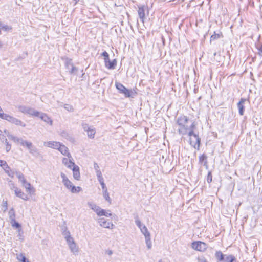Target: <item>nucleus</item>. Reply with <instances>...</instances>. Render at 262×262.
Returning a JSON list of instances; mask_svg holds the SVG:
<instances>
[{"instance_id": "16", "label": "nucleus", "mask_w": 262, "mask_h": 262, "mask_svg": "<svg viewBox=\"0 0 262 262\" xmlns=\"http://www.w3.org/2000/svg\"><path fill=\"white\" fill-rule=\"evenodd\" d=\"M72 169L74 178L76 180H79L80 177L79 167L77 165H74Z\"/></svg>"}, {"instance_id": "46", "label": "nucleus", "mask_w": 262, "mask_h": 262, "mask_svg": "<svg viewBox=\"0 0 262 262\" xmlns=\"http://www.w3.org/2000/svg\"><path fill=\"white\" fill-rule=\"evenodd\" d=\"M66 242H67L68 246L70 245L71 244H72L73 243H75L73 238L71 236L66 238Z\"/></svg>"}, {"instance_id": "41", "label": "nucleus", "mask_w": 262, "mask_h": 262, "mask_svg": "<svg viewBox=\"0 0 262 262\" xmlns=\"http://www.w3.org/2000/svg\"><path fill=\"white\" fill-rule=\"evenodd\" d=\"M81 126L84 132H88L90 128H91V126H89V124L85 122H82L81 123Z\"/></svg>"}, {"instance_id": "59", "label": "nucleus", "mask_w": 262, "mask_h": 262, "mask_svg": "<svg viewBox=\"0 0 262 262\" xmlns=\"http://www.w3.org/2000/svg\"><path fill=\"white\" fill-rule=\"evenodd\" d=\"M10 188L11 189H13L14 190H15V188H17L15 186L14 184L13 183H11L10 184Z\"/></svg>"}, {"instance_id": "49", "label": "nucleus", "mask_w": 262, "mask_h": 262, "mask_svg": "<svg viewBox=\"0 0 262 262\" xmlns=\"http://www.w3.org/2000/svg\"><path fill=\"white\" fill-rule=\"evenodd\" d=\"M96 175L97 176L99 181H100L101 180H103L102 176V173H101V172L100 170H97V171H96Z\"/></svg>"}, {"instance_id": "58", "label": "nucleus", "mask_w": 262, "mask_h": 262, "mask_svg": "<svg viewBox=\"0 0 262 262\" xmlns=\"http://www.w3.org/2000/svg\"><path fill=\"white\" fill-rule=\"evenodd\" d=\"M1 140L2 141V142H5V139H6L5 136L3 135H2L1 134V138H0Z\"/></svg>"}, {"instance_id": "55", "label": "nucleus", "mask_w": 262, "mask_h": 262, "mask_svg": "<svg viewBox=\"0 0 262 262\" xmlns=\"http://www.w3.org/2000/svg\"><path fill=\"white\" fill-rule=\"evenodd\" d=\"M198 262H207L206 259L204 257H200L198 258Z\"/></svg>"}, {"instance_id": "47", "label": "nucleus", "mask_w": 262, "mask_h": 262, "mask_svg": "<svg viewBox=\"0 0 262 262\" xmlns=\"http://www.w3.org/2000/svg\"><path fill=\"white\" fill-rule=\"evenodd\" d=\"M212 180V176L211 171H209L207 177V182L208 183H210Z\"/></svg>"}, {"instance_id": "57", "label": "nucleus", "mask_w": 262, "mask_h": 262, "mask_svg": "<svg viewBox=\"0 0 262 262\" xmlns=\"http://www.w3.org/2000/svg\"><path fill=\"white\" fill-rule=\"evenodd\" d=\"M105 253L109 255H111L113 254V251L111 250H107L105 251Z\"/></svg>"}, {"instance_id": "38", "label": "nucleus", "mask_w": 262, "mask_h": 262, "mask_svg": "<svg viewBox=\"0 0 262 262\" xmlns=\"http://www.w3.org/2000/svg\"><path fill=\"white\" fill-rule=\"evenodd\" d=\"M62 234L64 236L65 239L71 237L70 232L68 230L67 228L66 227L62 228Z\"/></svg>"}, {"instance_id": "3", "label": "nucleus", "mask_w": 262, "mask_h": 262, "mask_svg": "<svg viewBox=\"0 0 262 262\" xmlns=\"http://www.w3.org/2000/svg\"><path fill=\"white\" fill-rule=\"evenodd\" d=\"M5 133L7 134V137L9 139L12 140L16 144H19L22 146L26 147L27 148H30L31 146V142L27 140H24L22 138H19L10 134L8 131L5 130Z\"/></svg>"}, {"instance_id": "9", "label": "nucleus", "mask_w": 262, "mask_h": 262, "mask_svg": "<svg viewBox=\"0 0 262 262\" xmlns=\"http://www.w3.org/2000/svg\"><path fill=\"white\" fill-rule=\"evenodd\" d=\"M98 223L101 226L105 228L113 229L114 226L112 223L106 221L104 218L99 219Z\"/></svg>"}, {"instance_id": "14", "label": "nucleus", "mask_w": 262, "mask_h": 262, "mask_svg": "<svg viewBox=\"0 0 262 262\" xmlns=\"http://www.w3.org/2000/svg\"><path fill=\"white\" fill-rule=\"evenodd\" d=\"M14 193L17 196L24 200H28L29 199L28 195L18 188H15Z\"/></svg>"}, {"instance_id": "33", "label": "nucleus", "mask_w": 262, "mask_h": 262, "mask_svg": "<svg viewBox=\"0 0 262 262\" xmlns=\"http://www.w3.org/2000/svg\"><path fill=\"white\" fill-rule=\"evenodd\" d=\"M10 223L13 227L18 229L19 232L21 230V225L19 223L17 222L15 220L11 221Z\"/></svg>"}, {"instance_id": "20", "label": "nucleus", "mask_w": 262, "mask_h": 262, "mask_svg": "<svg viewBox=\"0 0 262 262\" xmlns=\"http://www.w3.org/2000/svg\"><path fill=\"white\" fill-rule=\"evenodd\" d=\"M69 249L71 252L74 255H77L79 252L78 247L77 246L76 243H73L69 246Z\"/></svg>"}, {"instance_id": "30", "label": "nucleus", "mask_w": 262, "mask_h": 262, "mask_svg": "<svg viewBox=\"0 0 262 262\" xmlns=\"http://www.w3.org/2000/svg\"><path fill=\"white\" fill-rule=\"evenodd\" d=\"M61 136L62 137L69 140L70 141L73 142L74 140L72 136L66 132H62L61 133Z\"/></svg>"}, {"instance_id": "32", "label": "nucleus", "mask_w": 262, "mask_h": 262, "mask_svg": "<svg viewBox=\"0 0 262 262\" xmlns=\"http://www.w3.org/2000/svg\"><path fill=\"white\" fill-rule=\"evenodd\" d=\"M9 217L10 222L15 220V212L13 208H11L9 211Z\"/></svg>"}, {"instance_id": "50", "label": "nucleus", "mask_w": 262, "mask_h": 262, "mask_svg": "<svg viewBox=\"0 0 262 262\" xmlns=\"http://www.w3.org/2000/svg\"><path fill=\"white\" fill-rule=\"evenodd\" d=\"M99 182H100V184H101V185L102 189V190H103V192L104 191H105V190L106 191V190H107V188H106V186H105V184H104V181H103V180H100V181H99Z\"/></svg>"}, {"instance_id": "60", "label": "nucleus", "mask_w": 262, "mask_h": 262, "mask_svg": "<svg viewBox=\"0 0 262 262\" xmlns=\"http://www.w3.org/2000/svg\"><path fill=\"white\" fill-rule=\"evenodd\" d=\"M0 113H4L2 108L0 107Z\"/></svg>"}, {"instance_id": "18", "label": "nucleus", "mask_w": 262, "mask_h": 262, "mask_svg": "<svg viewBox=\"0 0 262 262\" xmlns=\"http://www.w3.org/2000/svg\"><path fill=\"white\" fill-rule=\"evenodd\" d=\"M145 7L144 6H142L139 7L138 10V14L139 17L141 20L142 21V23H144V19L145 18Z\"/></svg>"}, {"instance_id": "7", "label": "nucleus", "mask_w": 262, "mask_h": 262, "mask_svg": "<svg viewBox=\"0 0 262 262\" xmlns=\"http://www.w3.org/2000/svg\"><path fill=\"white\" fill-rule=\"evenodd\" d=\"M193 249L199 251H204L206 249V244L202 242H193L192 244Z\"/></svg>"}, {"instance_id": "64", "label": "nucleus", "mask_w": 262, "mask_h": 262, "mask_svg": "<svg viewBox=\"0 0 262 262\" xmlns=\"http://www.w3.org/2000/svg\"><path fill=\"white\" fill-rule=\"evenodd\" d=\"M1 34V30L0 29V34Z\"/></svg>"}, {"instance_id": "39", "label": "nucleus", "mask_w": 262, "mask_h": 262, "mask_svg": "<svg viewBox=\"0 0 262 262\" xmlns=\"http://www.w3.org/2000/svg\"><path fill=\"white\" fill-rule=\"evenodd\" d=\"M103 196L106 201H107L110 204L111 203V199L110 197L109 193L107 190H105L103 192Z\"/></svg>"}, {"instance_id": "8", "label": "nucleus", "mask_w": 262, "mask_h": 262, "mask_svg": "<svg viewBox=\"0 0 262 262\" xmlns=\"http://www.w3.org/2000/svg\"><path fill=\"white\" fill-rule=\"evenodd\" d=\"M60 176L61 178L62 179V183L64 184V185L68 189L70 190V191H71L72 187L74 186L72 182L68 179V178L67 177V176L64 173L61 172Z\"/></svg>"}, {"instance_id": "45", "label": "nucleus", "mask_w": 262, "mask_h": 262, "mask_svg": "<svg viewBox=\"0 0 262 262\" xmlns=\"http://www.w3.org/2000/svg\"><path fill=\"white\" fill-rule=\"evenodd\" d=\"M66 242H67L68 246L70 245L71 244H72L73 243H75L73 238L71 236L66 238Z\"/></svg>"}, {"instance_id": "26", "label": "nucleus", "mask_w": 262, "mask_h": 262, "mask_svg": "<svg viewBox=\"0 0 262 262\" xmlns=\"http://www.w3.org/2000/svg\"><path fill=\"white\" fill-rule=\"evenodd\" d=\"M88 204L89 206L97 214V212H99V211L100 210L101 208L99 206H98L96 204L92 203V202H88Z\"/></svg>"}, {"instance_id": "25", "label": "nucleus", "mask_w": 262, "mask_h": 262, "mask_svg": "<svg viewBox=\"0 0 262 262\" xmlns=\"http://www.w3.org/2000/svg\"><path fill=\"white\" fill-rule=\"evenodd\" d=\"M86 133L87 136L89 138L93 139L94 138L95 135L96 134L95 128L93 126H91V128L88 130V132H86Z\"/></svg>"}, {"instance_id": "6", "label": "nucleus", "mask_w": 262, "mask_h": 262, "mask_svg": "<svg viewBox=\"0 0 262 262\" xmlns=\"http://www.w3.org/2000/svg\"><path fill=\"white\" fill-rule=\"evenodd\" d=\"M115 86L117 89L119 91V92L124 95L126 97H130V91L126 88L121 83L116 82Z\"/></svg>"}, {"instance_id": "28", "label": "nucleus", "mask_w": 262, "mask_h": 262, "mask_svg": "<svg viewBox=\"0 0 262 262\" xmlns=\"http://www.w3.org/2000/svg\"><path fill=\"white\" fill-rule=\"evenodd\" d=\"M236 258L232 255H225L223 262H235Z\"/></svg>"}, {"instance_id": "34", "label": "nucleus", "mask_w": 262, "mask_h": 262, "mask_svg": "<svg viewBox=\"0 0 262 262\" xmlns=\"http://www.w3.org/2000/svg\"><path fill=\"white\" fill-rule=\"evenodd\" d=\"M28 149L29 151V152L33 155L39 154L38 150H37V149L36 148H35V147H34L33 146L32 143H31V146L30 147V148H28Z\"/></svg>"}, {"instance_id": "61", "label": "nucleus", "mask_w": 262, "mask_h": 262, "mask_svg": "<svg viewBox=\"0 0 262 262\" xmlns=\"http://www.w3.org/2000/svg\"><path fill=\"white\" fill-rule=\"evenodd\" d=\"M3 46V44L2 43V42L0 41V48L2 47Z\"/></svg>"}, {"instance_id": "51", "label": "nucleus", "mask_w": 262, "mask_h": 262, "mask_svg": "<svg viewBox=\"0 0 262 262\" xmlns=\"http://www.w3.org/2000/svg\"><path fill=\"white\" fill-rule=\"evenodd\" d=\"M0 166L2 167L3 169L4 168L5 166L6 168H7V163L5 161L0 160Z\"/></svg>"}, {"instance_id": "63", "label": "nucleus", "mask_w": 262, "mask_h": 262, "mask_svg": "<svg viewBox=\"0 0 262 262\" xmlns=\"http://www.w3.org/2000/svg\"><path fill=\"white\" fill-rule=\"evenodd\" d=\"M158 262H162L161 260H160Z\"/></svg>"}, {"instance_id": "23", "label": "nucleus", "mask_w": 262, "mask_h": 262, "mask_svg": "<svg viewBox=\"0 0 262 262\" xmlns=\"http://www.w3.org/2000/svg\"><path fill=\"white\" fill-rule=\"evenodd\" d=\"M11 123L14 124L17 126H20L22 127H25L26 126V124L23 122L21 120L18 119L15 117H13Z\"/></svg>"}, {"instance_id": "12", "label": "nucleus", "mask_w": 262, "mask_h": 262, "mask_svg": "<svg viewBox=\"0 0 262 262\" xmlns=\"http://www.w3.org/2000/svg\"><path fill=\"white\" fill-rule=\"evenodd\" d=\"M38 117L46 123L49 124L50 125H52L53 121L52 119L46 114L40 112V115Z\"/></svg>"}, {"instance_id": "2", "label": "nucleus", "mask_w": 262, "mask_h": 262, "mask_svg": "<svg viewBox=\"0 0 262 262\" xmlns=\"http://www.w3.org/2000/svg\"><path fill=\"white\" fill-rule=\"evenodd\" d=\"M189 121V119L185 116H182L178 118L177 123L180 127L178 129L180 134L184 135L187 134L189 128L188 125Z\"/></svg>"}, {"instance_id": "1", "label": "nucleus", "mask_w": 262, "mask_h": 262, "mask_svg": "<svg viewBox=\"0 0 262 262\" xmlns=\"http://www.w3.org/2000/svg\"><path fill=\"white\" fill-rule=\"evenodd\" d=\"M191 123L189 126V128L188 129L189 132H187L188 135L189 137L193 136L195 139V143H193V140L191 138H190L189 142L190 144L193 146L195 148H197L198 150L199 149L201 139L199 137V135L195 134L194 133V129L195 127V124L194 122L191 121Z\"/></svg>"}, {"instance_id": "56", "label": "nucleus", "mask_w": 262, "mask_h": 262, "mask_svg": "<svg viewBox=\"0 0 262 262\" xmlns=\"http://www.w3.org/2000/svg\"><path fill=\"white\" fill-rule=\"evenodd\" d=\"M94 168L96 170V172L97 171V170H100L99 169V166L96 163H94Z\"/></svg>"}, {"instance_id": "40", "label": "nucleus", "mask_w": 262, "mask_h": 262, "mask_svg": "<svg viewBox=\"0 0 262 262\" xmlns=\"http://www.w3.org/2000/svg\"><path fill=\"white\" fill-rule=\"evenodd\" d=\"M146 244L148 249H151L152 244L150 239V236L145 237Z\"/></svg>"}, {"instance_id": "11", "label": "nucleus", "mask_w": 262, "mask_h": 262, "mask_svg": "<svg viewBox=\"0 0 262 262\" xmlns=\"http://www.w3.org/2000/svg\"><path fill=\"white\" fill-rule=\"evenodd\" d=\"M73 158H63L62 160V163L66 166L68 168L72 169L74 165H76L74 162L72 161Z\"/></svg>"}, {"instance_id": "21", "label": "nucleus", "mask_w": 262, "mask_h": 262, "mask_svg": "<svg viewBox=\"0 0 262 262\" xmlns=\"http://www.w3.org/2000/svg\"><path fill=\"white\" fill-rule=\"evenodd\" d=\"M117 65V60L116 59H113L112 61L109 60L108 62L105 64L106 68L108 69H115Z\"/></svg>"}, {"instance_id": "35", "label": "nucleus", "mask_w": 262, "mask_h": 262, "mask_svg": "<svg viewBox=\"0 0 262 262\" xmlns=\"http://www.w3.org/2000/svg\"><path fill=\"white\" fill-rule=\"evenodd\" d=\"M15 173L17 176V177L19 179V181L21 183V184L23 182H25V181L26 180V179L24 177V174L21 173L20 172H15Z\"/></svg>"}, {"instance_id": "19", "label": "nucleus", "mask_w": 262, "mask_h": 262, "mask_svg": "<svg viewBox=\"0 0 262 262\" xmlns=\"http://www.w3.org/2000/svg\"><path fill=\"white\" fill-rule=\"evenodd\" d=\"M22 185L26 188L27 191L30 194L34 192V189L33 187H32L31 184L27 182L26 180L25 181V182L22 183Z\"/></svg>"}, {"instance_id": "43", "label": "nucleus", "mask_w": 262, "mask_h": 262, "mask_svg": "<svg viewBox=\"0 0 262 262\" xmlns=\"http://www.w3.org/2000/svg\"><path fill=\"white\" fill-rule=\"evenodd\" d=\"M5 143L6 144V151L7 152H8L11 150V145L8 142L7 139H5Z\"/></svg>"}, {"instance_id": "27", "label": "nucleus", "mask_w": 262, "mask_h": 262, "mask_svg": "<svg viewBox=\"0 0 262 262\" xmlns=\"http://www.w3.org/2000/svg\"><path fill=\"white\" fill-rule=\"evenodd\" d=\"M3 169L5 170V172L10 177L13 178L15 174V172L14 171H12L10 167L7 164V167L6 168L5 166L3 168Z\"/></svg>"}, {"instance_id": "52", "label": "nucleus", "mask_w": 262, "mask_h": 262, "mask_svg": "<svg viewBox=\"0 0 262 262\" xmlns=\"http://www.w3.org/2000/svg\"><path fill=\"white\" fill-rule=\"evenodd\" d=\"M64 108L68 110V111L72 112L73 111V107L69 104H65L64 106Z\"/></svg>"}, {"instance_id": "4", "label": "nucleus", "mask_w": 262, "mask_h": 262, "mask_svg": "<svg viewBox=\"0 0 262 262\" xmlns=\"http://www.w3.org/2000/svg\"><path fill=\"white\" fill-rule=\"evenodd\" d=\"M19 112L32 116H38L40 112L34 108L25 105H19L17 107Z\"/></svg>"}, {"instance_id": "31", "label": "nucleus", "mask_w": 262, "mask_h": 262, "mask_svg": "<svg viewBox=\"0 0 262 262\" xmlns=\"http://www.w3.org/2000/svg\"><path fill=\"white\" fill-rule=\"evenodd\" d=\"M97 215L100 216H105L108 217L111 216L112 214L111 213H108L105 210L101 208L99 211V212H97Z\"/></svg>"}, {"instance_id": "42", "label": "nucleus", "mask_w": 262, "mask_h": 262, "mask_svg": "<svg viewBox=\"0 0 262 262\" xmlns=\"http://www.w3.org/2000/svg\"><path fill=\"white\" fill-rule=\"evenodd\" d=\"M81 190H82V189L80 187H79V186L75 187V186H74L73 187H72V189L71 190V192L72 193H78L80 191H81Z\"/></svg>"}, {"instance_id": "5", "label": "nucleus", "mask_w": 262, "mask_h": 262, "mask_svg": "<svg viewBox=\"0 0 262 262\" xmlns=\"http://www.w3.org/2000/svg\"><path fill=\"white\" fill-rule=\"evenodd\" d=\"M62 59L64 60L66 68L68 70L69 73L70 74H76L78 69L74 66L72 59L68 57H65Z\"/></svg>"}, {"instance_id": "37", "label": "nucleus", "mask_w": 262, "mask_h": 262, "mask_svg": "<svg viewBox=\"0 0 262 262\" xmlns=\"http://www.w3.org/2000/svg\"><path fill=\"white\" fill-rule=\"evenodd\" d=\"M101 56L104 57V63H105V64H106V63L108 62V61L110 60L109 54H108V53L106 51H104L101 54Z\"/></svg>"}, {"instance_id": "17", "label": "nucleus", "mask_w": 262, "mask_h": 262, "mask_svg": "<svg viewBox=\"0 0 262 262\" xmlns=\"http://www.w3.org/2000/svg\"><path fill=\"white\" fill-rule=\"evenodd\" d=\"M199 162L201 164H203L206 168H208V162L207 156L203 154L199 157Z\"/></svg>"}, {"instance_id": "53", "label": "nucleus", "mask_w": 262, "mask_h": 262, "mask_svg": "<svg viewBox=\"0 0 262 262\" xmlns=\"http://www.w3.org/2000/svg\"><path fill=\"white\" fill-rule=\"evenodd\" d=\"M2 29L4 30V31H7L9 30H11L12 28L11 27H9L8 25H3L2 26Z\"/></svg>"}, {"instance_id": "36", "label": "nucleus", "mask_w": 262, "mask_h": 262, "mask_svg": "<svg viewBox=\"0 0 262 262\" xmlns=\"http://www.w3.org/2000/svg\"><path fill=\"white\" fill-rule=\"evenodd\" d=\"M256 49L258 50L257 54L260 56H262V42H259L255 45Z\"/></svg>"}, {"instance_id": "10", "label": "nucleus", "mask_w": 262, "mask_h": 262, "mask_svg": "<svg viewBox=\"0 0 262 262\" xmlns=\"http://www.w3.org/2000/svg\"><path fill=\"white\" fill-rule=\"evenodd\" d=\"M63 155L66 156L69 158H72L71 154L69 152L68 148L64 145L60 143L57 149Z\"/></svg>"}, {"instance_id": "48", "label": "nucleus", "mask_w": 262, "mask_h": 262, "mask_svg": "<svg viewBox=\"0 0 262 262\" xmlns=\"http://www.w3.org/2000/svg\"><path fill=\"white\" fill-rule=\"evenodd\" d=\"M220 37V35L219 34L215 33V32L214 33L213 35H212L210 37L211 40H215Z\"/></svg>"}, {"instance_id": "44", "label": "nucleus", "mask_w": 262, "mask_h": 262, "mask_svg": "<svg viewBox=\"0 0 262 262\" xmlns=\"http://www.w3.org/2000/svg\"><path fill=\"white\" fill-rule=\"evenodd\" d=\"M135 223H136V225L140 229L142 227V226H143L141 221H140V220L139 219L138 217L137 216L136 217H135Z\"/></svg>"}, {"instance_id": "62", "label": "nucleus", "mask_w": 262, "mask_h": 262, "mask_svg": "<svg viewBox=\"0 0 262 262\" xmlns=\"http://www.w3.org/2000/svg\"><path fill=\"white\" fill-rule=\"evenodd\" d=\"M3 26L2 23L0 21V27L2 28V26Z\"/></svg>"}, {"instance_id": "22", "label": "nucleus", "mask_w": 262, "mask_h": 262, "mask_svg": "<svg viewBox=\"0 0 262 262\" xmlns=\"http://www.w3.org/2000/svg\"><path fill=\"white\" fill-rule=\"evenodd\" d=\"M215 256L218 261L223 262L225 257V254H223L221 251H219L216 252Z\"/></svg>"}, {"instance_id": "24", "label": "nucleus", "mask_w": 262, "mask_h": 262, "mask_svg": "<svg viewBox=\"0 0 262 262\" xmlns=\"http://www.w3.org/2000/svg\"><path fill=\"white\" fill-rule=\"evenodd\" d=\"M13 117V116H11L9 114L0 113V118L6 120L10 123H11Z\"/></svg>"}, {"instance_id": "29", "label": "nucleus", "mask_w": 262, "mask_h": 262, "mask_svg": "<svg viewBox=\"0 0 262 262\" xmlns=\"http://www.w3.org/2000/svg\"><path fill=\"white\" fill-rule=\"evenodd\" d=\"M140 229L142 233L144 234L145 237L150 236V234L149 232L147 227L145 225H143L142 227Z\"/></svg>"}, {"instance_id": "54", "label": "nucleus", "mask_w": 262, "mask_h": 262, "mask_svg": "<svg viewBox=\"0 0 262 262\" xmlns=\"http://www.w3.org/2000/svg\"><path fill=\"white\" fill-rule=\"evenodd\" d=\"M7 202L6 201H3V206L4 207V211H6L7 209H8V206H7Z\"/></svg>"}, {"instance_id": "13", "label": "nucleus", "mask_w": 262, "mask_h": 262, "mask_svg": "<svg viewBox=\"0 0 262 262\" xmlns=\"http://www.w3.org/2000/svg\"><path fill=\"white\" fill-rule=\"evenodd\" d=\"M246 99L245 98H241L239 102L237 103V107L238 109V112L240 115L242 116L244 115L245 106L244 103L246 102Z\"/></svg>"}, {"instance_id": "15", "label": "nucleus", "mask_w": 262, "mask_h": 262, "mask_svg": "<svg viewBox=\"0 0 262 262\" xmlns=\"http://www.w3.org/2000/svg\"><path fill=\"white\" fill-rule=\"evenodd\" d=\"M60 143L59 142L57 141H48L44 142V145L50 148L57 149L59 145H60Z\"/></svg>"}]
</instances>
